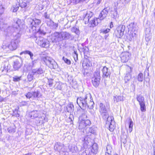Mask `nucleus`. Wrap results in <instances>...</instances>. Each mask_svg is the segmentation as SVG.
Returning a JSON list of instances; mask_svg holds the SVG:
<instances>
[{"label": "nucleus", "mask_w": 155, "mask_h": 155, "mask_svg": "<svg viewBox=\"0 0 155 155\" xmlns=\"http://www.w3.org/2000/svg\"><path fill=\"white\" fill-rule=\"evenodd\" d=\"M114 101L116 102L123 101V96H116L114 97Z\"/></svg>", "instance_id": "c85d7f7f"}, {"label": "nucleus", "mask_w": 155, "mask_h": 155, "mask_svg": "<svg viewBox=\"0 0 155 155\" xmlns=\"http://www.w3.org/2000/svg\"><path fill=\"white\" fill-rule=\"evenodd\" d=\"M71 31L73 32H74L77 35H78L80 33L79 29L76 27L73 28L72 29Z\"/></svg>", "instance_id": "4c0bfd02"}, {"label": "nucleus", "mask_w": 155, "mask_h": 155, "mask_svg": "<svg viewBox=\"0 0 155 155\" xmlns=\"http://www.w3.org/2000/svg\"><path fill=\"white\" fill-rule=\"evenodd\" d=\"M33 98L35 99L38 100V98L41 97V96L40 92L38 91H35L32 92Z\"/></svg>", "instance_id": "a878e982"}, {"label": "nucleus", "mask_w": 155, "mask_h": 155, "mask_svg": "<svg viewBox=\"0 0 155 155\" xmlns=\"http://www.w3.org/2000/svg\"><path fill=\"white\" fill-rule=\"evenodd\" d=\"M128 28L130 30L132 31H135L137 29L136 25L134 23H130L128 26Z\"/></svg>", "instance_id": "bb28decb"}, {"label": "nucleus", "mask_w": 155, "mask_h": 155, "mask_svg": "<svg viewBox=\"0 0 155 155\" xmlns=\"http://www.w3.org/2000/svg\"><path fill=\"white\" fill-rule=\"evenodd\" d=\"M62 40L68 39L70 38L71 34L68 32L64 31L61 32Z\"/></svg>", "instance_id": "a211bd4d"}, {"label": "nucleus", "mask_w": 155, "mask_h": 155, "mask_svg": "<svg viewBox=\"0 0 155 155\" xmlns=\"http://www.w3.org/2000/svg\"><path fill=\"white\" fill-rule=\"evenodd\" d=\"M62 60L64 61V62L68 65H70L71 64V61L67 59V58L63 57L62 58Z\"/></svg>", "instance_id": "e433bc0d"}, {"label": "nucleus", "mask_w": 155, "mask_h": 155, "mask_svg": "<svg viewBox=\"0 0 155 155\" xmlns=\"http://www.w3.org/2000/svg\"><path fill=\"white\" fill-rule=\"evenodd\" d=\"M74 110V105L72 104H69L67 107V110L69 112H72Z\"/></svg>", "instance_id": "7c9ffc66"}, {"label": "nucleus", "mask_w": 155, "mask_h": 155, "mask_svg": "<svg viewBox=\"0 0 155 155\" xmlns=\"http://www.w3.org/2000/svg\"><path fill=\"white\" fill-rule=\"evenodd\" d=\"M108 13L107 10H102L98 18H95V25L94 26H97L98 23H100L101 20L104 19L107 16Z\"/></svg>", "instance_id": "423d86ee"}, {"label": "nucleus", "mask_w": 155, "mask_h": 155, "mask_svg": "<svg viewBox=\"0 0 155 155\" xmlns=\"http://www.w3.org/2000/svg\"><path fill=\"white\" fill-rule=\"evenodd\" d=\"M22 65V61L21 59H16L14 61L13 68L15 71L18 70Z\"/></svg>", "instance_id": "9b49d317"}, {"label": "nucleus", "mask_w": 155, "mask_h": 155, "mask_svg": "<svg viewBox=\"0 0 155 155\" xmlns=\"http://www.w3.org/2000/svg\"><path fill=\"white\" fill-rule=\"evenodd\" d=\"M106 149L107 153L108 154H110L112 150L111 146L110 145H107Z\"/></svg>", "instance_id": "f704fd0d"}, {"label": "nucleus", "mask_w": 155, "mask_h": 155, "mask_svg": "<svg viewBox=\"0 0 155 155\" xmlns=\"http://www.w3.org/2000/svg\"><path fill=\"white\" fill-rule=\"evenodd\" d=\"M39 122L38 123V124H42L45 122L47 121V119L46 118V116L45 114L43 113L42 114L41 117L38 118Z\"/></svg>", "instance_id": "f3484780"}, {"label": "nucleus", "mask_w": 155, "mask_h": 155, "mask_svg": "<svg viewBox=\"0 0 155 155\" xmlns=\"http://www.w3.org/2000/svg\"><path fill=\"white\" fill-rule=\"evenodd\" d=\"M102 72L103 74V77L104 78L110 77L111 74L110 70L106 66L103 67L102 69Z\"/></svg>", "instance_id": "2eb2a0df"}, {"label": "nucleus", "mask_w": 155, "mask_h": 155, "mask_svg": "<svg viewBox=\"0 0 155 155\" xmlns=\"http://www.w3.org/2000/svg\"><path fill=\"white\" fill-rule=\"evenodd\" d=\"M121 59L123 62H126L128 60L129 57L127 53H122L121 54Z\"/></svg>", "instance_id": "4be33fe9"}, {"label": "nucleus", "mask_w": 155, "mask_h": 155, "mask_svg": "<svg viewBox=\"0 0 155 155\" xmlns=\"http://www.w3.org/2000/svg\"><path fill=\"white\" fill-rule=\"evenodd\" d=\"M83 131L84 133V135L86 136L82 140L84 142V147H88V144L89 143V141H90V138L87 137L90 136L91 134H94L95 133V127H92L87 128Z\"/></svg>", "instance_id": "f03ea898"}, {"label": "nucleus", "mask_w": 155, "mask_h": 155, "mask_svg": "<svg viewBox=\"0 0 155 155\" xmlns=\"http://www.w3.org/2000/svg\"><path fill=\"white\" fill-rule=\"evenodd\" d=\"M40 113V111L37 110H33L30 113L31 117L32 119L37 118L38 117Z\"/></svg>", "instance_id": "412c9836"}, {"label": "nucleus", "mask_w": 155, "mask_h": 155, "mask_svg": "<svg viewBox=\"0 0 155 155\" xmlns=\"http://www.w3.org/2000/svg\"><path fill=\"white\" fill-rule=\"evenodd\" d=\"M13 116H15L16 117H18L20 116L19 114L18 113V110L17 109H15L13 110Z\"/></svg>", "instance_id": "ea45409f"}, {"label": "nucleus", "mask_w": 155, "mask_h": 155, "mask_svg": "<svg viewBox=\"0 0 155 155\" xmlns=\"http://www.w3.org/2000/svg\"><path fill=\"white\" fill-rule=\"evenodd\" d=\"M29 20L30 23V27H31L32 28L33 27L36 28L41 22L40 20L38 19H32L30 18L29 19Z\"/></svg>", "instance_id": "ddd939ff"}, {"label": "nucleus", "mask_w": 155, "mask_h": 155, "mask_svg": "<svg viewBox=\"0 0 155 155\" xmlns=\"http://www.w3.org/2000/svg\"><path fill=\"white\" fill-rule=\"evenodd\" d=\"M25 96L28 99H30L32 97H33V93L32 92H28L27 93L25 94Z\"/></svg>", "instance_id": "58836bf2"}, {"label": "nucleus", "mask_w": 155, "mask_h": 155, "mask_svg": "<svg viewBox=\"0 0 155 155\" xmlns=\"http://www.w3.org/2000/svg\"><path fill=\"white\" fill-rule=\"evenodd\" d=\"M37 33L42 35H44L46 34V32L43 30H42L41 28L39 29Z\"/></svg>", "instance_id": "a18cd8bd"}, {"label": "nucleus", "mask_w": 155, "mask_h": 155, "mask_svg": "<svg viewBox=\"0 0 155 155\" xmlns=\"http://www.w3.org/2000/svg\"><path fill=\"white\" fill-rule=\"evenodd\" d=\"M7 47H8V46L7 47V46L5 45H3L2 46V48L3 49H6Z\"/></svg>", "instance_id": "5fc2aeb1"}, {"label": "nucleus", "mask_w": 155, "mask_h": 155, "mask_svg": "<svg viewBox=\"0 0 155 155\" xmlns=\"http://www.w3.org/2000/svg\"><path fill=\"white\" fill-rule=\"evenodd\" d=\"M31 71H32V73L35 75H41L44 73L45 72V71L41 68L35 69H32Z\"/></svg>", "instance_id": "dca6fc26"}, {"label": "nucleus", "mask_w": 155, "mask_h": 155, "mask_svg": "<svg viewBox=\"0 0 155 155\" xmlns=\"http://www.w3.org/2000/svg\"><path fill=\"white\" fill-rule=\"evenodd\" d=\"M53 79L48 80V83L49 84V87H51L53 86Z\"/></svg>", "instance_id": "de8ad7c7"}, {"label": "nucleus", "mask_w": 155, "mask_h": 155, "mask_svg": "<svg viewBox=\"0 0 155 155\" xmlns=\"http://www.w3.org/2000/svg\"><path fill=\"white\" fill-rule=\"evenodd\" d=\"M78 54H73V57L75 61H76L78 60Z\"/></svg>", "instance_id": "3c124183"}, {"label": "nucleus", "mask_w": 155, "mask_h": 155, "mask_svg": "<svg viewBox=\"0 0 155 155\" xmlns=\"http://www.w3.org/2000/svg\"><path fill=\"white\" fill-rule=\"evenodd\" d=\"M114 155H118L117 154H115Z\"/></svg>", "instance_id": "774afa93"}, {"label": "nucleus", "mask_w": 155, "mask_h": 155, "mask_svg": "<svg viewBox=\"0 0 155 155\" xmlns=\"http://www.w3.org/2000/svg\"><path fill=\"white\" fill-rule=\"evenodd\" d=\"M102 0H97L96 2L97 4H99L101 2Z\"/></svg>", "instance_id": "bf43d9fd"}, {"label": "nucleus", "mask_w": 155, "mask_h": 155, "mask_svg": "<svg viewBox=\"0 0 155 155\" xmlns=\"http://www.w3.org/2000/svg\"><path fill=\"white\" fill-rule=\"evenodd\" d=\"M136 99L137 101H138L139 104L145 103L144 97L140 95H138Z\"/></svg>", "instance_id": "cd10ccee"}, {"label": "nucleus", "mask_w": 155, "mask_h": 155, "mask_svg": "<svg viewBox=\"0 0 155 155\" xmlns=\"http://www.w3.org/2000/svg\"><path fill=\"white\" fill-rule=\"evenodd\" d=\"M29 54L30 57V58L31 59L33 60L34 59L33 58V56L34 55L30 51H23L22 52L20 53V54L22 55V54ZM35 63V61H32V62H33V65L32 66V67H33V66H34V62Z\"/></svg>", "instance_id": "aec40b11"}, {"label": "nucleus", "mask_w": 155, "mask_h": 155, "mask_svg": "<svg viewBox=\"0 0 155 155\" xmlns=\"http://www.w3.org/2000/svg\"><path fill=\"white\" fill-rule=\"evenodd\" d=\"M64 147V145L60 143L57 142L55 143L54 146V149L55 150L60 151Z\"/></svg>", "instance_id": "6ab92c4d"}, {"label": "nucleus", "mask_w": 155, "mask_h": 155, "mask_svg": "<svg viewBox=\"0 0 155 155\" xmlns=\"http://www.w3.org/2000/svg\"><path fill=\"white\" fill-rule=\"evenodd\" d=\"M111 12H113L114 16H115L117 15V13L116 10H114L113 11L112 10L111 11Z\"/></svg>", "instance_id": "864d4df0"}, {"label": "nucleus", "mask_w": 155, "mask_h": 155, "mask_svg": "<svg viewBox=\"0 0 155 155\" xmlns=\"http://www.w3.org/2000/svg\"><path fill=\"white\" fill-rule=\"evenodd\" d=\"M49 20L46 21V23L48 26L51 27L52 24V22H53V21L51 19Z\"/></svg>", "instance_id": "c03bdc74"}, {"label": "nucleus", "mask_w": 155, "mask_h": 155, "mask_svg": "<svg viewBox=\"0 0 155 155\" xmlns=\"http://www.w3.org/2000/svg\"><path fill=\"white\" fill-rule=\"evenodd\" d=\"M50 13L47 12L44 13V16L46 19H50Z\"/></svg>", "instance_id": "79ce46f5"}, {"label": "nucleus", "mask_w": 155, "mask_h": 155, "mask_svg": "<svg viewBox=\"0 0 155 155\" xmlns=\"http://www.w3.org/2000/svg\"><path fill=\"white\" fill-rule=\"evenodd\" d=\"M22 104L23 106H28L30 104L29 101H23L22 102Z\"/></svg>", "instance_id": "49530a36"}, {"label": "nucleus", "mask_w": 155, "mask_h": 155, "mask_svg": "<svg viewBox=\"0 0 155 155\" xmlns=\"http://www.w3.org/2000/svg\"><path fill=\"white\" fill-rule=\"evenodd\" d=\"M12 94H18L17 93H16V91H13L12 92Z\"/></svg>", "instance_id": "052dcab7"}, {"label": "nucleus", "mask_w": 155, "mask_h": 155, "mask_svg": "<svg viewBox=\"0 0 155 155\" xmlns=\"http://www.w3.org/2000/svg\"><path fill=\"white\" fill-rule=\"evenodd\" d=\"M129 124V131L130 133L132 130L133 126V122L130 117L128 118L126 120Z\"/></svg>", "instance_id": "5701e85b"}, {"label": "nucleus", "mask_w": 155, "mask_h": 155, "mask_svg": "<svg viewBox=\"0 0 155 155\" xmlns=\"http://www.w3.org/2000/svg\"><path fill=\"white\" fill-rule=\"evenodd\" d=\"M2 12H0V16L2 14Z\"/></svg>", "instance_id": "69168bd1"}, {"label": "nucleus", "mask_w": 155, "mask_h": 155, "mask_svg": "<svg viewBox=\"0 0 155 155\" xmlns=\"http://www.w3.org/2000/svg\"><path fill=\"white\" fill-rule=\"evenodd\" d=\"M137 80L140 82H142L143 80V74L142 73H140L137 76Z\"/></svg>", "instance_id": "473e14b6"}, {"label": "nucleus", "mask_w": 155, "mask_h": 155, "mask_svg": "<svg viewBox=\"0 0 155 155\" xmlns=\"http://www.w3.org/2000/svg\"><path fill=\"white\" fill-rule=\"evenodd\" d=\"M35 74L32 73V71L30 72L28 74L27 76V79L29 81H31L34 78L33 75Z\"/></svg>", "instance_id": "2f4dec72"}, {"label": "nucleus", "mask_w": 155, "mask_h": 155, "mask_svg": "<svg viewBox=\"0 0 155 155\" xmlns=\"http://www.w3.org/2000/svg\"><path fill=\"white\" fill-rule=\"evenodd\" d=\"M21 76L18 77L17 76H15L12 78L13 81L14 82H19L21 80Z\"/></svg>", "instance_id": "72a5a7b5"}, {"label": "nucleus", "mask_w": 155, "mask_h": 155, "mask_svg": "<svg viewBox=\"0 0 155 155\" xmlns=\"http://www.w3.org/2000/svg\"><path fill=\"white\" fill-rule=\"evenodd\" d=\"M19 4H18V5H17L16 7H14V10H18L19 9Z\"/></svg>", "instance_id": "6e6d98bb"}, {"label": "nucleus", "mask_w": 155, "mask_h": 155, "mask_svg": "<svg viewBox=\"0 0 155 155\" xmlns=\"http://www.w3.org/2000/svg\"><path fill=\"white\" fill-rule=\"evenodd\" d=\"M52 39L55 42H59L62 41L61 32H55L52 35Z\"/></svg>", "instance_id": "f8f14e48"}, {"label": "nucleus", "mask_w": 155, "mask_h": 155, "mask_svg": "<svg viewBox=\"0 0 155 155\" xmlns=\"http://www.w3.org/2000/svg\"><path fill=\"white\" fill-rule=\"evenodd\" d=\"M42 60L49 68L54 69L56 68L57 63L51 58L48 56L44 57L42 58Z\"/></svg>", "instance_id": "20e7f679"}, {"label": "nucleus", "mask_w": 155, "mask_h": 155, "mask_svg": "<svg viewBox=\"0 0 155 155\" xmlns=\"http://www.w3.org/2000/svg\"><path fill=\"white\" fill-rule=\"evenodd\" d=\"M4 100V98L1 97V96H0V102H2Z\"/></svg>", "instance_id": "13d9d810"}, {"label": "nucleus", "mask_w": 155, "mask_h": 155, "mask_svg": "<svg viewBox=\"0 0 155 155\" xmlns=\"http://www.w3.org/2000/svg\"><path fill=\"white\" fill-rule=\"evenodd\" d=\"M154 155H155V151H154Z\"/></svg>", "instance_id": "338daca9"}, {"label": "nucleus", "mask_w": 155, "mask_h": 155, "mask_svg": "<svg viewBox=\"0 0 155 155\" xmlns=\"http://www.w3.org/2000/svg\"><path fill=\"white\" fill-rule=\"evenodd\" d=\"M74 54H78L77 53L76 51H74Z\"/></svg>", "instance_id": "e2e57ef3"}, {"label": "nucleus", "mask_w": 155, "mask_h": 155, "mask_svg": "<svg viewBox=\"0 0 155 155\" xmlns=\"http://www.w3.org/2000/svg\"><path fill=\"white\" fill-rule=\"evenodd\" d=\"M84 0H80V2H82V1H84Z\"/></svg>", "instance_id": "0e129e2a"}, {"label": "nucleus", "mask_w": 155, "mask_h": 155, "mask_svg": "<svg viewBox=\"0 0 155 155\" xmlns=\"http://www.w3.org/2000/svg\"><path fill=\"white\" fill-rule=\"evenodd\" d=\"M52 23L51 26V28L56 29L58 27V23H55L53 21V22H52Z\"/></svg>", "instance_id": "37998d69"}, {"label": "nucleus", "mask_w": 155, "mask_h": 155, "mask_svg": "<svg viewBox=\"0 0 155 155\" xmlns=\"http://www.w3.org/2000/svg\"><path fill=\"white\" fill-rule=\"evenodd\" d=\"M100 79V72L99 71H95L94 74V77L92 79V82L93 85L97 87L99 84Z\"/></svg>", "instance_id": "0eeeda50"}, {"label": "nucleus", "mask_w": 155, "mask_h": 155, "mask_svg": "<svg viewBox=\"0 0 155 155\" xmlns=\"http://www.w3.org/2000/svg\"><path fill=\"white\" fill-rule=\"evenodd\" d=\"M125 28V26L122 25H119L117 28L114 31V34L117 38H120L123 35Z\"/></svg>", "instance_id": "6e6552de"}, {"label": "nucleus", "mask_w": 155, "mask_h": 155, "mask_svg": "<svg viewBox=\"0 0 155 155\" xmlns=\"http://www.w3.org/2000/svg\"><path fill=\"white\" fill-rule=\"evenodd\" d=\"M91 124V121L88 120H82L79 122V129L81 130L83 129L85 130V128L87 126L90 125Z\"/></svg>", "instance_id": "1a4fd4ad"}, {"label": "nucleus", "mask_w": 155, "mask_h": 155, "mask_svg": "<svg viewBox=\"0 0 155 155\" xmlns=\"http://www.w3.org/2000/svg\"><path fill=\"white\" fill-rule=\"evenodd\" d=\"M23 155H31L30 153H27V154H25Z\"/></svg>", "instance_id": "680f3d73"}, {"label": "nucleus", "mask_w": 155, "mask_h": 155, "mask_svg": "<svg viewBox=\"0 0 155 155\" xmlns=\"http://www.w3.org/2000/svg\"><path fill=\"white\" fill-rule=\"evenodd\" d=\"M140 107V109L142 111L144 112L146 111V106L145 103L139 104Z\"/></svg>", "instance_id": "c9c22d12"}, {"label": "nucleus", "mask_w": 155, "mask_h": 155, "mask_svg": "<svg viewBox=\"0 0 155 155\" xmlns=\"http://www.w3.org/2000/svg\"><path fill=\"white\" fill-rule=\"evenodd\" d=\"M113 27V22H111L110 23V28H111Z\"/></svg>", "instance_id": "4d7b16f0"}, {"label": "nucleus", "mask_w": 155, "mask_h": 155, "mask_svg": "<svg viewBox=\"0 0 155 155\" xmlns=\"http://www.w3.org/2000/svg\"><path fill=\"white\" fill-rule=\"evenodd\" d=\"M98 149L97 144L95 143H93L92 146L91 152L94 154H96L97 152Z\"/></svg>", "instance_id": "393cba45"}, {"label": "nucleus", "mask_w": 155, "mask_h": 155, "mask_svg": "<svg viewBox=\"0 0 155 155\" xmlns=\"http://www.w3.org/2000/svg\"><path fill=\"white\" fill-rule=\"evenodd\" d=\"M16 127L15 125L9 127L8 129V132L10 133L13 134L15 132Z\"/></svg>", "instance_id": "c756f323"}, {"label": "nucleus", "mask_w": 155, "mask_h": 155, "mask_svg": "<svg viewBox=\"0 0 155 155\" xmlns=\"http://www.w3.org/2000/svg\"><path fill=\"white\" fill-rule=\"evenodd\" d=\"M131 0H121V2L123 4H127Z\"/></svg>", "instance_id": "603ef678"}, {"label": "nucleus", "mask_w": 155, "mask_h": 155, "mask_svg": "<svg viewBox=\"0 0 155 155\" xmlns=\"http://www.w3.org/2000/svg\"><path fill=\"white\" fill-rule=\"evenodd\" d=\"M95 20L94 18L89 23V25L90 27H94L95 26H94L93 25H95Z\"/></svg>", "instance_id": "a19ab883"}, {"label": "nucleus", "mask_w": 155, "mask_h": 155, "mask_svg": "<svg viewBox=\"0 0 155 155\" xmlns=\"http://www.w3.org/2000/svg\"><path fill=\"white\" fill-rule=\"evenodd\" d=\"M89 94L90 95V97L89 98H87V99H88V101L87 100L86 102L87 103V108H89L90 109H92L94 107V103L93 101V99L92 98V96H91L90 94L88 93L87 94Z\"/></svg>", "instance_id": "4468645a"}, {"label": "nucleus", "mask_w": 155, "mask_h": 155, "mask_svg": "<svg viewBox=\"0 0 155 155\" xmlns=\"http://www.w3.org/2000/svg\"><path fill=\"white\" fill-rule=\"evenodd\" d=\"M36 42L42 48H48L50 45L49 41L48 39L42 37H39L36 38Z\"/></svg>", "instance_id": "39448f33"}, {"label": "nucleus", "mask_w": 155, "mask_h": 155, "mask_svg": "<svg viewBox=\"0 0 155 155\" xmlns=\"http://www.w3.org/2000/svg\"><path fill=\"white\" fill-rule=\"evenodd\" d=\"M19 41L18 40H12L11 43L8 46V48L11 50H15L17 48Z\"/></svg>", "instance_id": "9d476101"}, {"label": "nucleus", "mask_w": 155, "mask_h": 155, "mask_svg": "<svg viewBox=\"0 0 155 155\" xmlns=\"http://www.w3.org/2000/svg\"><path fill=\"white\" fill-rule=\"evenodd\" d=\"M130 75H126L125 77L124 80L126 82L127 81H129L130 79Z\"/></svg>", "instance_id": "09e8293b"}, {"label": "nucleus", "mask_w": 155, "mask_h": 155, "mask_svg": "<svg viewBox=\"0 0 155 155\" xmlns=\"http://www.w3.org/2000/svg\"><path fill=\"white\" fill-rule=\"evenodd\" d=\"M90 97V95L86 94L84 97H78L77 100V103L79 106L83 110H84L86 108H87V103L86 102L87 100L88 101V99Z\"/></svg>", "instance_id": "7ed1b4c3"}, {"label": "nucleus", "mask_w": 155, "mask_h": 155, "mask_svg": "<svg viewBox=\"0 0 155 155\" xmlns=\"http://www.w3.org/2000/svg\"><path fill=\"white\" fill-rule=\"evenodd\" d=\"M99 112L103 119L107 120L106 125L111 132L113 131L115 128V124L114 118L112 116H108V114L105 105L102 103L99 104Z\"/></svg>", "instance_id": "f257e3e1"}, {"label": "nucleus", "mask_w": 155, "mask_h": 155, "mask_svg": "<svg viewBox=\"0 0 155 155\" xmlns=\"http://www.w3.org/2000/svg\"><path fill=\"white\" fill-rule=\"evenodd\" d=\"M110 29L109 28H107L105 30H104L102 31V32L104 34H106L108 32H109L110 31Z\"/></svg>", "instance_id": "8fccbe9b"}, {"label": "nucleus", "mask_w": 155, "mask_h": 155, "mask_svg": "<svg viewBox=\"0 0 155 155\" xmlns=\"http://www.w3.org/2000/svg\"><path fill=\"white\" fill-rule=\"evenodd\" d=\"M93 15V13L91 11H89L87 12L84 18V20L85 21V23H86L85 20L88 19V21H89V18L92 16Z\"/></svg>", "instance_id": "b1692460"}]
</instances>
